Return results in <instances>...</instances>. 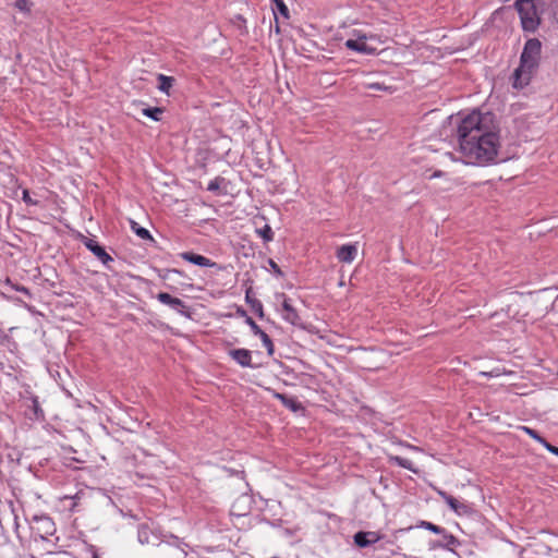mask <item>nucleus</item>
<instances>
[{
    "mask_svg": "<svg viewBox=\"0 0 558 558\" xmlns=\"http://www.w3.org/2000/svg\"><path fill=\"white\" fill-rule=\"evenodd\" d=\"M448 125L456 134L465 165L487 166L496 161L500 136L494 113L473 110L464 116H450Z\"/></svg>",
    "mask_w": 558,
    "mask_h": 558,
    "instance_id": "nucleus-1",
    "label": "nucleus"
},
{
    "mask_svg": "<svg viewBox=\"0 0 558 558\" xmlns=\"http://www.w3.org/2000/svg\"><path fill=\"white\" fill-rule=\"evenodd\" d=\"M542 56V43L538 38H529L522 49L519 66L512 74V87L523 89L536 73Z\"/></svg>",
    "mask_w": 558,
    "mask_h": 558,
    "instance_id": "nucleus-2",
    "label": "nucleus"
},
{
    "mask_svg": "<svg viewBox=\"0 0 558 558\" xmlns=\"http://www.w3.org/2000/svg\"><path fill=\"white\" fill-rule=\"evenodd\" d=\"M543 4L544 0H517L514 2L524 32L534 33L538 28Z\"/></svg>",
    "mask_w": 558,
    "mask_h": 558,
    "instance_id": "nucleus-3",
    "label": "nucleus"
},
{
    "mask_svg": "<svg viewBox=\"0 0 558 558\" xmlns=\"http://www.w3.org/2000/svg\"><path fill=\"white\" fill-rule=\"evenodd\" d=\"M31 530L35 538L48 539L56 533V524L48 514H36L32 519Z\"/></svg>",
    "mask_w": 558,
    "mask_h": 558,
    "instance_id": "nucleus-4",
    "label": "nucleus"
},
{
    "mask_svg": "<svg viewBox=\"0 0 558 558\" xmlns=\"http://www.w3.org/2000/svg\"><path fill=\"white\" fill-rule=\"evenodd\" d=\"M137 541L142 545L159 546L162 543V533L153 527V524L141 523L137 526Z\"/></svg>",
    "mask_w": 558,
    "mask_h": 558,
    "instance_id": "nucleus-5",
    "label": "nucleus"
},
{
    "mask_svg": "<svg viewBox=\"0 0 558 558\" xmlns=\"http://www.w3.org/2000/svg\"><path fill=\"white\" fill-rule=\"evenodd\" d=\"M156 298L161 304L169 306L183 317L189 319L192 318L193 313L191 308L181 299L172 296L167 292H160Z\"/></svg>",
    "mask_w": 558,
    "mask_h": 558,
    "instance_id": "nucleus-6",
    "label": "nucleus"
},
{
    "mask_svg": "<svg viewBox=\"0 0 558 558\" xmlns=\"http://www.w3.org/2000/svg\"><path fill=\"white\" fill-rule=\"evenodd\" d=\"M440 536L439 539H430L428 542V549H445L448 551L454 553V548L461 545V542L451 533H449L445 527L442 533H438Z\"/></svg>",
    "mask_w": 558,
    "mask_h": 558,
    "instance_id": "nucleus-7",
    "label": "nucleus"
},
{
    "mask_svg": "<svg viewBox=\"0 0 558 558\" xmlns=\"http://www.w3.org/2000/svg\"><path fill=\"white\" fill-rule=\"evenodd\" d=\"M276 299H281L282 314L281 317L284 322L301 327L302 319L296 311V308L292 305L291 299L287 296L284 293H279L276 295Z\"/></svg>",
    "mask_w": 558,
    "mask_h": 558,
    "instance_id": "nucleus-8",
    "label": "nucleus"
},
{
    "mask_svg": "<svg viewBox=\"0 0 558 558\" xmlns=\"http://www.w3.org/2000/svg\"><path fill=\"white\" fill-rule=\"evenodd\" d=\"M438 496L448 505V507L458 515H465L472 512V508L470 505L462 502L448 494L442 489L436 490Z\"/></svg>",
    "mask_w": 558,
    "mask_h": 558,
    "instance_id": "nucleus-9",
    "label": "nucleus"
},
{
    "mask_svg": "<svg viewBox=\"0 0 558 558\" xmlns=\"http://www.w3.org/2000/svg\"><path fill=\"white\" fill-rule=\"evenodd\" d=\"M82 242L88 251H90L106 267L109 268V264L113 262V258L106 252L104 246H101L96 240L87 236H84Z\"/></svg>",
    "mask_w": 558,
    "mask_h": 558,
    "instance_id": "nucleus-10",
    "label": "nucleus"
},
{
    "mask_svg": "<svg viewBox=\"0 0 558 558\" xmlns=\"http://www.w3.org/2000/svg\"><path fill=\"white\" fill-rule=\"evenodd\" d=\"M245 324L250 326L252 332L259 337L263 345L265 347L267 354L272 356L275 353V345L270 337L255 323L251 316H246Z\"/></svg>",
    "mask_w": 558,
    "mask_h": 558,
    "instance_id": "nucleus-11",
    "label": "nucleus"
},
{
    "mask_svg": "<svg viewBox=\"0 0 558 558\" xmlns=\"http://www.w3.org/2000/svg\"><path fill=\"white\" fill-rule=\"evenodd\" d=\"M365 40L366 35L359 34L356 39H348L344 45L348 49L359 53L375 54L376 48L368 46Z\"/></svg>",
    "mask_w": 558,
    "mask_h": 558,
    "instance_id": "nucleus-12",
    "label": "nucleus"
},
{
    "mask_svg": "<svg viewBox=\"0 0 558 558\" xmlns=\"http://www.w3.org/2000/svg\"><path fill=\"white\" fill-rule=\"evenodd\" d=\"M229 356L236 362L241 367L255 368L252 363V352L247 349H232L228 352Z\"/></svg>",
    "mask_w": 558,
    "mask_h": 558,
    "instance_id": "nucleus-13",
    "label": "nucleus"
},
{
    "mask_svg": "<svg viewBox=\"0 0 558 558\" xmlns=\"http://www.w3.org/2000/svg\"><path fill=\"white\" fill-rule=\"evenodd\" d=\"M354 543L360 548H366L380 539V535L373 531H359L353 536Z\"/></svg>",
    "mask_w": 558,
    "mask_h": 558,
    "instance_id": "nucleus-14",
    "label": "nucleus"
},
{
    "mask_svg": "<svg viewBox=\"0 0 558 558\" xmlns=\"http://www.w3.org/2000/svg\"><path fill=\"white\" fill-rule=\"evenodd\" d=\"M357 255L356 244H343L338 247L336 256L337 258L347 264H351Z\"/></svg>",
    "mask_w": 558,
    "mask_h": 558,
    "instance_id": "nucleus-15",
    "label": "nucleus"
},
{
    "mask_svg": "<svg viewBox=\"0 0 558 558\" xmlns=\"http://www.w3.org/2000/svg\"><path fill=\"white\" fill-rule=\"evenodd\" d=\"M525 434H527L531 438L539 442L544 446L549 452L558 457V447L551 445L548 442L543 436L539 435V433L529 426H521L520 427Z\"/></svg>",
    "mask_w": 558,
    "mask_h": 558,
    "instance_id": "nucleus-16",
    "label": "nucleus"
},
{
    "mask_svg": "<svg viewBox=\"0 0 558 558\" xmlns=\"http://www.w3.org/2000/svg\"><path fill=\"white\" fill-rule=\"evenodd\" d=\"M181 257L184 260H186L193 265L204 267V268L213 267L215 265V263L211 262V259L207 258L206 256L193 253V252H183V253H181Z\"/></svg>",
    "mask_w": 558,
    "mask_h": 558,
    "instance_id": "nucleus-17",
    "label": "nucleus"
},
{
    "mask_svg": "<svg viewBox=\"0 0 558 558\" xmlns=\"http://www.w3.org/2000/svg\"><path fill=\"white\" fill-rule=\"evenodd\" d=\"M387 460L390 464L398 465L415 474L418 473V469L415 468L414 463L410 459L400 456L388 454Z\"/></svg>",
    "mask_w": 558,
    "mask_h": 558,
    "instance_id": "nucleus-18",
    "label": "nucleus"
},
{
    "mask_svg": "<svg viewBox=\"0 0 558 558\" xmlns=\"http://www.w3.org/2000/svg\"><path fill=\"white\" fill-rule=\"evenodd\" d=\"M162 543L180 549L185 557L187 555L186 548L189 545L180 537L173 534H162Z\"/></svg>",
    "mask_w": 558,
    "mask_h": 558,
    "instance_id": "nucleus-19",
    "label": "nucleus"
},
{
    "mask_svg": "<svg viewBox=\"0 0 558 558\" xmlns=\"http://www.w3.org/2000/svg\"><path fill=\"white\" fill-rule=\"evenodd\" d=\"M130 228L142 240L147 241L150 245L156 244V240L150 232L146 228L140 226L135 220H130Z\"/></svg>",
    "mask_w": 558,
    "mask_h": 558,
    "instance_id": "nucleus-20",
    "label": "nucleus"
},
{
    "mask_svg": "<svg viewBox=\"0 0 558 558\" xmlns=\"http://www.w3.org/2000/svg\"><path fill=\"white\" fill-rule=\"evenodd\" d=\"M245 302L251 306L252 311L259 317L264 318V306L263 303L253 296L252 289H247L245 292Z\"/></svg>",
    "mask_w": 558,
    "mask_h": 558,
    "instance_id": "nucleus-21",
    "label": "nucleus"
},
{
    "mask_svg": "<svg viewBox=\"0 0 558 558\" xmlns=\"http://www.w3.org/2000/svg\"><path fill=\"white\" fill-rule=\"evenodd\" d=\"M415 527L417 529H424V530H427L434 534H438V533H442L444 532V527L440 526V525H436L429 521H425V520H420L417 522V524L415 525ZM414 529V526H409V527H404V529H400L398 530L397 532L398 533H404V532H408L410 530Z\"/></svg>",
    "mask_w": 558,
    "mask_h": 558,
    "instance_id": "nucleus-22",
    "label": "nucleus"
},
{
    "mask_svg": "<svg viewBox=\"0 0 558 558\" xmlns=\"http://www.w3.org/2000/svg\"><path fill=\"white\" fill-rule=\"evenodd\" d=\"M158 89L167 95H170V89L172 88L175 80L172 76H167L165 74H158Z\"/></svg>",
    "mask_w": 558,
    "mask_h": 558,
    "instance_id": "nucleus-23",
    "label": "nucleus"
},
{
    "mask_svg": "<svg viewBox=\"0 0 558 558\" xmlns=\"http://www.w3.org/2000/svg\"><path fill=\"white\" fill-rule=\"evenodd\" d=\"M31 405H28V409L33 412V418L35 420H45V413L39 404L38 397L32 396L29 398Z\"/></svg>",
    "mask_w": 558,
    "mask_h": 558,
    "instance_id": "nucleus-24",
    "label": "nucleus"
},
{
    "mask_svg": "<svg viewBox=\"0 0 558 558\" xmlns=\"http://www.w3.org/2000/svg\"><path fill=\"white\" fill-rule=\"evenodd\" d=\"M276 398L278 400H280L281 403L286 408H288V409H290V410H292L294 412L301 409V403L298 400H295L294 398L288 397V396L282 395V393H276Z\"/></svg>",
    "mask_w": 558,
    "mask_h": 558,
    "instance_id": "nucleus-25",
    "label": "nucleus"
},
{
    "mask_svg": "<svg viewBox=\"0 0 558 558\" xmlns=\"http://www.w3.org/2000/svg\"><path fill=\"white\" fill-rule=\"evenodd\" d=\"M84 495L83 492H77L75 495H64L60 498L61 501L63 502H69L66 505L68 509L70 511H74L77 507V500L81 499V496Z\"/></svg>",
    "mask_w": 558,
    "mask_h": 558,
    "instance_id": "nucleus-26",
    "label": "nucleus"
},
{
    "mask_svg": "<svg viewBox=\"0 0 558 558\" xmlns=\"http://www.w3.org/2000/svg\"><path fill=\"white\" fill-rule=\"evenodd\" d=\"M142 113L154 121H160L163 109L160 107H147L142 110Z\"/></svg>",
    "mask_w": 558,
    "mask_h": 558,
    "instance_id": "nucleus-27",
    "label": "nucleus"
},
{
    "mask_svg": "<svg viewBox=\"0 0 558 558\" xmlns=\"http://www.w3.org/2000/svg\"><path fill=\"white\" fill-rule=\"evenodd\" d=\"M271 2L275 4V9H274L275 15H276V12H278L283 17L289 19V9L283 0H271Z\"/></svg>",
    "mask_w": 558,
    "mask_h": 558,
    "instance_id": "nucleus-28",
    "label": "nucleus"
},
{
    "mask_svg": "<svg viewBox=\"0 0 558 558\" xmlns=\"http://www.w3.org/2000/svg\"><path fill=\"white\" fill-rule=\"evenodd\" d=\"M257 233L264 242H270L274 240V231L269 225H265L263 228L257 229Z\"/></svg>",
    "mask_w": 558,
    "mask_h": 558,
    "instance_id": "nucleus-29",
    "label": "nucleus"
},
{
    "mask_svg": "<svg viewBox=\"0 0 558 558\" xmlns=\"http://www.w3.org/2000/svg\"><path fill=\"white\" fill-rule=\"evenodd\" d=\"M83 555L84 558H100L98 548L92 544H85Z\"/></svg>",
    "mask_w": 558,
    "mask_h": 558,
    "instance_id": "nucleus-30",
    "label": "nucleus"
},
{
    "mask_svg": "<svg viewBox=\"0 0 558 558\" xmlns=\"http://www.w3.org/2000/svg\"><path fill=\"white\" fill-rule=\"evenodd\" d=\"M5 284L11 287V289H13V290H15L17 292H21V293L25 294L28 298H31V295H32L28 288H26L24 286H21V284H17V283H13L10 279H7Z\"/></svg>",
    "mask_w": 558,
    "mask_h": 558,
    "instance_id": "nucleus-31",
    "label": "nucleus"
},
{
    "mask_svg": "<svg viewBox=\"0 0 558 558\" xmlns=\"http://www.w3.org/2000/svg\"><path fill=\"white\" fill-rule=\"evenodd\" d=\"M154 271L161 280H169L170 275L172 274V271H174V268H154Z\"/></svg>",
    "mask_w": 558,
    "mask_h": 558,
    "instance_id": "nucleus-32",
    "label": "nucleus"
},
{
    "mask_svg": "<svg viewBox=\"0 0 558 558\" xmlns=\"http://www.w3.org/2000/svg\"><path fill=\"white\" fill-rule=\"evenodd\" d=\"M221 182H223V179L220 177H216L215 179L210 180L207 185V191L217 192L220 189Z\"/></svg>",
    "mask_w": 558,
    "mask_h": 558,
    "instance_id": "nucleus-33",
    "label": "nucleus"
},
{
    "mask_svg": "<svg viewBox=\"0 0 558 558\" xmlns=\"http://www.w3.org/2000/svg\"><path fill=\"white\" fill-rule=\"evenodd\" d=\"M15 8L22 12L28 13L31 11V5L28 0H16Z\"/></svg>",
    "mask_w": 558,
    "mask_h": 558,
    "instance_id": "nucleus-34",
    "label": "nucleus"
},
{
    "mask_svg": "<svg viewBox=\"0 0 558 558\" xmlns=\"http://www.w3.org/2000/svg\"><path fill=\"white\" fill-rule=\"evenodd\" d=\"M268 265L270 267V269L274 271V274L277 276V277H283L284 274L283 271L280 269V267L278 266V264L274 260V259H268Z\"/></svg>",
    "mask_w": 558,
    "mask_h": 558,
    "instance_id": "nucleus-35",
    "label": "nucleus"
},
{
    "mask_svg": "<svg viewBox=\"0 0 558 558\" xmlns=\"http://www.w3.org/2000/svg\"><path fill=\"white\" fill-rule=\"evenodd\" d=\"M22 199L25 204L27 205H36L37 202L33 201L31 195H29V192L28 190H24L23 193H22Z\"/></svg>",
    "mask_w": 558,
    "mask_h": 558,
    "instance_id": "nucleus-36",
    "label": "nucleus"
},
{
    "mask_svg": "<svg viewBox=\"0 0 558 558\" xmlns=\"http://www.w3.org/2000/svg\"><path fill=\"white\" fill-rule=\"evenodd\" d=\"M366 88L375 89V90H386V89H388V87H386L381 83H368V84H366Z\"/></svg>",
    "mask_w": 558,
    "mask_h": 558,
    "instance_id": "nucleus-37",
    "label": "nucleus"
},
{
    "mask_svg": "<svg viewBox=\"0 0 558 558\" xmlns=\"http://www.w3.org/2000/svg\"><path fill=\"white\" fill-rule=\"evenodd\" d=\"M236 313H238L241 317H244V320L246 319V316H248V315H247V313H246V311H245L244 308H242V307H239V308L236 310Z\"/></svg>",
    "mask_w": 558,
    "mask_h": 558,
    "instance_id": "nucleus-38",
    "label": "nucleus"
},
{
    "mask_svg": "<svg viewBox=\"0 0 558 558\" xmlns=\"http://www.w3.org/2000/svg\"><path fill=\"white\" fill-rule=\"evenodd\" d=\"M483 375H485L487 377H494V376H498L499 373L489 372V373H483Z\"/></svg>",
    "mask_w": 558,
    "mask_h": 558,
    "instance_id": "nucleus-39",
    "label": "nucleus"
},
{
    "mask_svg": "<svg viewBox=\"0 0 558 558\" xmlns=\"http://www.w3.org/2000/svg\"><path fill=\"white\" fill-rule=\"evenodd\" d=\"M399 558H421V557L412 556V555H407V554H401Z\"/></svg>",
    "mask_w": 558,
    "mask_h": 558,
    "instance_id": "nucleus-40",
    "label": "nucleus"
},
{
    "mask_svg": "<svg viewBox=\"0 0 558 558\" xmlns=\"http://www.w3.org/2000/svg\"><path fill=\"white\" fill-rule=\"evenodd\" d=\"M172 274H177V275L182 276V277L185 276L182 270L175 269V268H174V271H172Z\"/></svg>",
    "mask_w": 558,
    "mask_h": 558,
    "instance_id": "nucleus-41",
    "label": "nucleus"
},
{
    "mask_svg": "<svg viewBox=\"0 0 558 558\" xmlns=\"http://www.w3.org/2000/svg\"><path fill=\"white\" fill-rule=\"evenodd\" d=\"M441 175V172L440 171H435L433 174H432V178H438Z\"/></svg>",
    "mask_w": 558,
    "mask_h": 558,
    "instance_id": "nucleus-42",
    "label": "nucleus"
},
{
    "mask_svg": "<svg viewBox=\"0 0 558 558\" xmlns=\"http://www.w3.org/2000/svg\"><path fill=\"white\" fill-rule=\"evenodd\" d=\"M557 377H558V371H557Z\"/></svg>",
    "mask_w": 558,
    "mask_h": 558,
    "instance_id": "nucleus-43",
    "label": "nucleus"
}]
</instances>
